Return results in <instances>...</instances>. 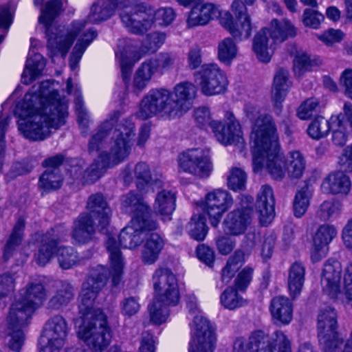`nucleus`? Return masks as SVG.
Returning a JSON list of instances; mask_svg holds the SVG:
<instances>
[{
	"instance_id": "obj_39",
	"label": "nucleus",
	"mask_w": 352,
	"mask_h": 352,
	"mask_svg": "<svg viewBox=\"0 0 352 352\" xmlns=\"http://www.w3.org/2000/svg\"><path fill=\"white\" fill-rule=\"evenodd\" d=\"M270 311L272 318L281 324H287L292 319V305L288 298L274 297L271 302Z\"/></svg>"
},
{
	"instance_id": "obj_61",
	"label": "nucleus",
	"mask_w": 352,
	"mask_h": 352,
	"mask_svg": "<svg viewBox=\"0 0 352 352\" xmlns=\"http://www.w3.org/2000/svg\"><path fill=\"white\" fill-rule=\"evenodd\" d=\"M318 101L316 98H311L305 101L299 107L298 116L301 120H307L310 118L318 107Z\"/></svg>"
},
{
	"instance_id": "obj_16",
	"label": "nucleus",
	"mask_w": 352,
	"mask_h": 352,
	"mask_svg": "<svg viewBox=\"0 0 352 352\" xmlns=\"http://www.w3.org/2000/svg\"><path fill=\"white\" fill-rule=\"evenodd\" d=\"M195 80L201 93L208 96L223 93L228 85L226 74L214 63L202 65L195 74Z\"/></svg>"
},
{
	"instance_id": "obj_3",
	"label": "nucleus",
	"mask_w": 352,
	"mask_h": 352,
	"mask_svg": "<svg viewBox=\"0 0 352 352\" xmlns=\"http://www.w3.org/2000/svg\"><path fill=\"white\" fill-rule=\"evenodd\" d=\"M63 10V3L60 0H51L46 3L45 8L42 9L38 19L40 23L45 25L47 36L48 54L52 58L58 55L65 58L75 38L80 35L69 58V67L74 71L78 67L87 47L96 38L97 33L92 28L83 31L87 23V20L85 19L73 21L67 30L56 28L53 32L51 25Z\"/></svg>"
},
{
	"instance_id": "obj_42",
	"label": "nucleus",
	"mask_w": 352,
	"mask_h": 352,
	"mask_svg": "<svg viewBox=\"0 0 352 352\" xmlns=\"http://www.w3.org/2000/svg\"><path fill=\"white\" fill-rule=\"evenodd\" d=\"M175 193L169 190H162L157 193L154 209L156 213L164 218L170 219V216L175 209Z\"/></svg>"
},
{
	"instance_id": "obj_63",
	"label": "nucleus",
	"mask_w": 352,
	"mask_h": 352,
	"mask_svg": "<svg viewBox=\"0 0 352 352\" xmlns=\"http://www.w3.org/2000/svg\"><path fill=\"white\" fill-rule=\"evenodd\" d=\"M254 270L250 267H245L238 274L235 279V287L238 290L244 291L250 283Z\"/></svg>"
},
{
	"instance_id": "obj_23",
	"label": "nucleus",
	"mask_w": 352,
	"mask_h": 352,
	"mask_svg": "<svg viewBox=\"0 0 352 352\" xmlns=\"http://www.w3.org/2000/svg\"><path fill=\"white\" fill-rule=\"evenodd\" d=\"M147 193L130 191L122 196L121 199V208L124 212L132 214L133 218H138L140 220L154 221L151 217V209L148 204L144 200V195Z\"/></svg>"
},
{
	"instance_id": "obj_1",
	"label": "nucleus",
	"mask_w": 352,
	"mask_h": 352,
	"mask_svg": "<svg viewBox=\"0 0 352 352\" xmlns=\"http://www.w3.org/2000/svg\"><path fill=\"white\" fill-rule=\"evenodd\" d=\"M111 264L110 271L102 265L93 268L79 296V311L82 317L76 323L78 338L82 340L91 352H103L111 341V329L107 317L100 309L94 307V301L100 291L106 285L109 275L112 276L114 286L121 280L124 259L113 236H108L106 242Z\"/></svg>"
},
{
	"instance_id": "obj_8",
	"label": "nucleus",
	"mask_w": 352,
	"mask_h": 352,
	"mask_svg": "<svg viewBox=\"0 0 352 352\" xmlns=\"http://www.w3.org/2000/svg\"><path fill=\"white\" fill-rule=\"evenodd\" d=\"M67 230L63 226H56L48 230L41 239V245L34 258L39 265L49 263L55 253L59 266L63 270H69L81 262L77 252L70 246H60L58 244L64 240Z\"/></svg>"
},
{
	"instance_id": "obj_12",
	"label": "nucleus",
	"mask_w": 352,
	"mask_h": 352,
	"mask_svg": "<svg viewBox=\"0 0 352 352\" xmlns=\"http://www.w3.org/2000/svg\"><path fill=\"white\" fill-rule=\"evenodd\" d=\"M186 307L190 314L195 315L190 324L189 352H213L216 336L210 322L198 309L195 296L188 297Z\"/></svg>"
},
{
	"instance_id": "obj_5",
	"label": "nucleus",
	"mask_w": 352,
	"mask_h": 352,
	"mask_svg": "<svg viewBox=\"0 0 352 352\" xmlns=\"http://www.w3.org/2000/svg\"><path fill=\"white\" fill-rule=\"evenodd\" d=\"M120 116L119 111H114L89 141V154L98 153V160L105 169L124 160L133 146L134 124L129 118L118 122Z\"/></svg>"
},
{
	"instance_id": "obj_28",
	"label": "nucleus",
	"mask_w": 352,
	"mask_h": 352,
	"mask_svg": "<svg viewBox=\"0 0 352 352\" xmlns=\"http://www.w3.org/2000/svg\"><path fill=\"white\" fill-rule=\"evenodd\" d=\"M87 208L91 216L98 220V228L105 232L110 223L112 211L108 203L101 193L90 195L87 202Z\"/></svg>"
},
{
	"instance_id": "obj_36",
	"label": "nucleus",
	"mask_w": 352,
	"mask_h": 352,
	"mask_svg": "<svg viewBox=\"0 0 352 352\" xmlns=\"http://www.w3.org/2000/svg\"><path fill=\"white\" fill-rule=\"evenodd\" d=\"M53 287L54 294L47 303L49 309L58 310L67 306L74 299L75 291L70 283L58 280L54 283Z\"/></svg>"
},
{
	"instance_id": "obj_26",
	"label": "nucleus",
	"mask_w": 352,
	"mask_h": 352,
	"mask_svg": "<svg viewBox=\"0 0 352 352\" xmlns=\"http://www.w3.org/2000/svg\"><path fill=\"white\" fill-rule=\"evenodd\" d=\"M171 91L176 117L179 118L191 108L197 88L192 82L184 81L177 84Z\"/></svg>"
},
{
	"instance_id": "obj_13",
	"label": "nucleus",
	"mask_w": 352,
	"mask_h": 352,
	"mask_svg": "<svg viewBox=\"0 0 352 352\" xmlns=\"http://www.w3.org/2000/svg\"><path fill=\"white\" fill-rule=\"evenodd\" d=\"M160 115L169 119L176 118L170 89L154 88L142 98L137 116L146 120Z\"/></svg>"
},
{
	"instance_id": "obj_19",
	"label": "nucleus",
	"mask_w": 352,
	"mask_h": 352,
	"mask_svg": "<svg viewBox=\"0 0 352 352\" xmlns=\"http://www.w3.org/2000/svg\"><path fill=\"white\" fill-rule=\"evenodd\" d=\"M156 221H142L138 218H132L130 224L124 227L119 234V242L124 248L134 249L143 242L144 232L157 230Z\"/></svg>"
},
{
	"instance_id": "obj_9",
	"label": "nucleus",
	"mask_w": 352,
	"mask_h": 352,
	"mask_svg": "<svg viewBox=\"0 0 352 352\" xmlns=\"http://www.w3.org/2000/svg\"><path fill=\"white\" fill-rule=\"evenodd\" d=\"M194 118L199 127L210 126L217 140L222 144L228 145L243 142V132L239 122L234 113L226 111L223 124L220 121L212 120L209 109L200 107L194 111Z\"/></svg>"
},
{
	"instance_id": "obj_58",
	"label": "nucleus",
	"mask_w": 352,
	"mask_h": 352,
	"mask_svg": "<svg viewBox=\"0 0 352 352\" xmlns=\"http://www.w3.org/2000/svg\"><path fill=\"white\" fill-rule=\"evenodd\" d=\"M12 14L7 6L0 7V43L7 34L12 23Z\"/></svg>"
},
{
	"instance_id": "obj_29",
	"label": "nucleus",
	"mask_w": 352,
	"mask_h": 352,
	"mask_svg": "<svg viewBox=\"0 0 352 352\" xmlns=\"http://www.w3.org/2000/svg\"><path fill=\"white\" fill-rule=\"evenodd\" d=\"M336 234L337 230L333 226L324 224L318 228L313 238L314 244L311 252L313 262H318L326 256L329 244Z\"/></svg>"
},
{
	"instance_id": "obj_20",
	"label": "nucleus",
	"mask_w": 352,
	"mask_h": 352,
	"mask_svg": "<svg viewBox=\"0 0 352 352\" xmlns=\"http://www.w3.org/2000/svg\"><path fill=\"white\" fill-rule=\"evenodd\" d=\"M69 166L67 168V173L78 186L96 182L105 170L104 167H102L98 157L86 170H84L85 162L81 159L71 160Z\"/></svg>"
},
{
	"instance_id": "obj_25",
	"label": "nucleus",
	"mask_w": 352,
	"mask_h": 352,
	"mask_svg": "<svg viewBox=\"0 0 352 352\" xmlns=\"http://www.w3.org/2000/svg\"><path fill=\"white\" fill-rule=\"evenodd\" d=\"M342 265L336 260H328L324 265L321 276L323 292L330 298H336L340 293Z\"/></svg>"
},
{
	"instance_id": "obj_51",
	"label": "nucleus",
	"mask_w": 352,
	"mask_h": 352,
	"mask_svg": "<svg viewBox=\"0 0 352 352\" xmlns=\"http://www.w3.org/2000/svg\"><path fill=\"white\" fill-rule=\"evenodd\" d=\"M4 342L12 351L20 352L25 342L24 329L6 326Z\"/></svg>"
},
{
	"instance_id": "obj_64",
	"label": "nucleus",
	"mask_w": 352,
	"mask_h": 352,
	"mask_svg": "<svg viewBox=\"0 0 352 352\" xmlns=\"http://www.w3.org/2000/svg\"><path fill=\"white\" fill-rule=\"evenodd\" d=\"M344 285L347 303L352 308V262H350L345 268Z\"/></svg>"
},
{
	"instance_id": "obj_30",
	"label": "nucleus",
	"mask_w": 352,
	"mask_h": 352,
	"mask_svg": "<svg viewBox=\"0 0 352 352\" xmlns=\"http://www.w3.org/2000/svg\"><path fill=\"white\" fill-rule=\"evenodd\" d=\"M143 239L144 241L141 250L142 261L146 265L154 264L164 248V239L157 232H144Z\"/></svg>"
},
{
	"instance_id": "obj_35",
	"label": "nucleus",
	"mask_w": 352,
	"mask_h": 352,
	"mask_svg": "<svg viewBox=\"0 0 352 352\" xmlns=\"http://www.w3.org/2000/svg\"><path fill=\"white\" fill-rule=\"evenodd\" d=\"M47 298V291L41 280L30 281L20 291L19 299L34 311L39 308Z\"/></svg>"
},
{
	"instance_id": "obj_24",
	"label": "nucleus",
	"mask_w": 352,
	"mask_h": 352,
	"mask_svg": "<svg viewBox=\"0 0 352 352\" xmlns=\"http://www.w3.org/2000/svg\"><path fill=\"white\" fill-rule=\"evenodd\" d=\"M221 15L219 7L212 3L194 6L186 14V24L188 29L205 26Z\"/></svg>"
},
{
	"instance_id": "obj_48",
	"label": "nucleus",
	"mask_w": 352,
	"mask_h": 352,
	"mask_svg": "<svg viewBox=\"0 0 352 352\" xmlns=\"http://www.w3.org/2000/svg\"><path fill=\"white\" fill-rule=\"evenodd\" d=\"M312 193L307 186H305L298 190L293 202L294 214L296 217H302L307 212Z\"/></svg>"
},
{
	"instance_id": "obj_7",
	"label": "nucleus",
	"mask_w": 352,
	"mask_h": 352,
	"mask_svg": "<svg viewBox=\"0 0 352 352\" xmlns=\"http://www.w3.org/2000/svg\"><path fill=\"white\" fill-rule=\"evenodd\" d=\"M153 285L155 293V300L148 306L151 320L160 324L168 316V306H175L180 295L177 279L168 268H157L153 275Z\"/></svg>"
},
{
	"instance_id": "obj_40",
	"label": "nucleus",
	"mask_w": 352,
	"mask_h": 352,
	"mask_svg": "<svg viewBox=\"0 0 352 352\" xmlns=\"http://www.w3.org/2000/svg\"><path fill=\"white\" fill-rule=\"evenodd\" d=\"M305 267L302 263L296 261L288 270L287 285L290 295L293 298L298 296L302 289L305 280Z\"/></svg>"
},
{
	"instance_id": "obj_45",
	"label": "nucleus",
	"mask_w": 352,
	"mask_h": 352,
	"mask_svg": "<svg viewBox=\"0 0 352 352\" xmlns=\"http://www.w3.org/2000/svg\"><path fill=\"white\" fill-rule=\"evenodd\" d=\"M133 172L138 180V190L144 193L153 192L154 188L153 184L151 182V174L148 165L144 162H139L135 166Z\"/></svg>"
},
{
	"instance_id": "obj_27",
	"label": "nucleus",
	"mask_w": 352,
	"mask_h": 352,
	"mask_svg": "<svg viewBox=\"0 0 352 352\" xmlns=\"http://www.w3.org/2000/svg\"><path fill=\"white\" fill-rule=\"evenodd\" d=\"M95 233V224L91 214L82 212L74 220L70 235L74 245H85L94 239Z\"/></svg>"
},
{
	"instance_id": "obj_59",
	"label": "nucleus",
	"mask_w": 352,
	"mask_h": 352,
	"mask_svg": "<svg viewBox=\"0 0 352 352\" xmlns=\"http://www.w3.org/2000/svg\"><path fill=\"white\" fill-rule=\"evenodd\" d=\"M120 307L122 314L131 317L139 311L140 305L137 298L129 296L120 301Z\"/></svg>"
},
{
	"instance_id": "obj_2",
	"label": "nucleus",
	"mask_w": 352,
	"mask_h": 352,
	"mask_svg": "<svg viewBox=\"0 0 352 352\" xmlns=\"http://www.w3.org/2000/svg\"><path fill=\"white\" fill-rule=\"evenodd\" d=\"M53 82L46 80L27 93L16 107V113L21 118L19 129L31 140H43L65 124L67 117V104L60 99L58 92L52 89Z\"/></svg>"
},
{
	"instance_id": "obj_17",
	"label": "nucleus",
	"mask_w": 352,
	"mask_h": 352,
	"mask_svg": "<svg viewBox=\"0 0 352 352\" xmlns=\"http://www.w3.org/2000/svg\"><path fill=\"white\" fill-rule=\"evenodd\" d=\"M179 166L183 171L207 178L212 171V164L208 151L201 148L188 149L180 154Z\"/></svg>"
},
{
	"instance_id": "obj_22",
	"label": "nucleus",
	"mask_w": 352,
	"mask_h": 352,
	"mask_svg": "<svg viewBox=\"0 0 352 352\" xmlns=\"http://www.w3.org/2000/svg\"><path fill=\"white\" fill-rule=\"evenodd\" d=\"M258 238L259 236L256 235L254 233H248L245 236L241 244V248L243 250H236L234 254L229 258L226 266L222 270L221 280L225 284H228L230 282L235 273L245 263L246 254H249L250 251L255 245L256 240Z\"/></svg>"
},
{
	"instance_id": "obj_43",
	"label": "nucleus",
	"mask_w": 352,
	"mask_h": 352,
	"mask_svg": "<svg viewBox=\"0 0 352 352\" xmlns=\"http://www.w3.org/2000/svg\"><path fill=\"white\" fill-rule=\"evenodd\" d=\"M45 66V61L41 54H35L32 57H28L21 76V82L25 85L32 83L39 77Z\"/></svg>"
},
{
	"instance_id": "obj_31",
	"label": "nucleus",
	"mask_w": 352,
	"mask_h": 352,
	"mask_svg": "<svg viewBox=\"0 0 352 352\" xmlns=\"http://www.w3.org/2000/svg\"><path fill=\"white\" fill-rule=\"evenodd\" d=\"M274 205L272 188L267 185L262 186L258 194L256 207L263 226H267L273 220L275 216Z\"/></svg>"
},
{
	"instance_id": "obj_21",
	"label": "nucleus",
	"mask_w": 352,
	"mask_h": 352,
	"mask_svg": "<svg viewBox=\"0 0 352 352\" xmlns=\"http://www.w3.org/2000/svg\"><path fill=\"white\" fill-rule=\"evenodd\" d=\"M233 204L230 194L221 189L208 192L205 197V210L212 226L217 227L225 213Z\"/></svg>"
},
{
	"instance_id": "obj_62",
	"label": "nucleus",
	"mask_w": 352,
	"mask_h": 352,
	"mask_svg": "<svg viewBox=\"0 0 352 352\" xmlns=\"http://www.w3.org/2000/svg\"><path fill=\"white\" fill-rule=\"evenodd\" d=\"M324 16L319 12L311 9H306L303 14V23L306 26L316 29L324 20Z\"/></svg>"
},
{
	"instance_id": "obj_56",
	"label": "nucleus",
	"mask_w": 352,
	"mask_h": 352,
	"mask_svg": "<svg viewBox=\"0 0 352 352\" xmlns=\"http://www.w3.org/2000/svg\"><path fill=\"white\" fill-rule=\"evenodd\" d=\"M246 179V174L241 168H233L228 177V187L234 191L243 190L245 186Z\"/></svg>"
},
{
	"instance_id": "obj_57",
	"label": "nucleus",
	"mask_w": 352,
	"mask_h": 352,
	"mask_svg": "<svg viewBox=\"0 0 352 352\" xmlns=\"http://www.w3.org/2000/svg\"><path fill=\"white\" fill-rule=\"evenodd\" d=\"M312 66L313 61L307 54L300 52L295 56L293 69L298 77L302 76L305 72L309 71Z\"/></svg>"
},
{
	"instance_id": "obj_44",
	"label": "nucleus",
	"mask_w": 352,
	"mask_h": 352,
	"mask_svg": "<svg viewBox=\"0 0 352 352\" xmlns=\"http://www.w3.org/2000/svg\"><path fill=\"white\" fill-rule=\"evenodd\" d=\"M63 177L57 169H47L40 177L38 187L42 195L60 188Z\"/></svg>"
},
{
	"instance_id": "obj_6",
	"label": "nucleus",
	"mask_w": 352,
	"mask_h": 352,
	"mask_svg": "<svg viewBox=\"0 0 352 352\" xmlns=\"http://www.w3.org/2000/svg\"><path fill=\"white\" fill-rule=\"evenodd\" d=\"M254 142L253 168L265 167L275 179H282L286 173V160L280 151L276 127L272 116L258 118L250 136Z\"/></svg>"
},
{
	"instance_id": "obj_14",
	"label": "nucleus",
	"mask_w": 352,
	"mask_h": 352,
	"mask_svg": "<svg viewBox=\"0 0 352 352\" xmlns=\"http://www.w3.org/2000/svg\"><path fill=\"white\" fill-rule=\"evenodd\" d=\"M166 34L164 33L152 32L146 36L140 50L138 52H133L131 54L129 50L122 47L124 44H127L129 41L128 39L119 41L118 47L120 53V66L125 83L133 65L146 54L155 52L164 44Z\"/></svg>"
},
{
	"instance_id": "obj_53",
	"label": "nucleus",
	"mask_w": 352,
	"mask_h": 352,
	"mask_svg": "<svg viewBox=\"0 0 352 352\" xmlns=\"http://www.w3.org/2000/svg\"><path fill=\"white\" fill-rule=\"evenodd\" d=\"M237 47L231 38H225L218 44V58L225 64L229 65L236 58Z\"/></svg>"
},
{
	"instance_id": "obj_37",
	"label": "nucleus",
	"mask_w": 352,
	"mask_h": 352,
	"mask_svg": "<svg viewBox=\"0 0 352 352\" xmlns=\"http://www.w3.org/2000/svg\"><path fill=\"white\" fill-rule=\"evenodd\" d=\"M322 190L327 193L347 195L351 188V181L342 171L329 174L322 182Z\"/></svg>"
},
{
	"instance_id": "obj_33",
	"label": "nucleus",
	"mask_w": 352,
	"mask_h": 352,
	"mask_svg": "<svg viewBox=\"0 0 352 352\" xmlns=\"http://www.w3.org/2000/svg\"><path fill=\"white\" fill-rule=\"evenodd\" d=\"M34 311L32 308L18 298L10 306L6 319V326L24 329L30 323Z\"/></svg>"
},
{
	"instance_id": "obj_15",
	"label": "nucleus",
	"mask_w": 352,
	"mask_h": 352,
	"mask_svg": "<svg viewBox=\"0 0 352 352\" xmlns=\"http://www.w3.org/2000/svg\"><path fill=\"white\" fill-rule=\"evenodd\" d=\"M337 326L336 310L331 307L322 308L318 316V331L323 352H333L342 344L343 338L338 335Z\"/></svg>"
},
{
	"instance_id": "obj_34",
	"label": "nucleus",
	"mask_w": 352,
	"mask_h": 352,
	"mask_svg": "<svg viewBox=\"0 0 352 352\" xmlns=\"http://www.w3.org/2000/svg\"><path fill=\"white\" fill-rule=\"evenodd\" d=\"M251 212L250 209L241 211L239 208L228 214L223 221V230L226 234L240 235L245 232L250 223Z\"/></svg>"
},
{
	"instance_id": "obj_46",
	"label": "nucleus",
	"mask_w": 352,
	"mask_h": 352,
	"mask_svg": "<svg viewBox=\"0 0 352 352\" xmlns=\"http://www.w3.org/2000/svg\"><path fill=\"white\" fill-rule=\"evenodd\" d=\"M186 229L191 238L197 241H203L208 233L206 219L203 214H194L186 226Z\"/></svg>"
},
{
	"instance_id": "obj_55",
	"label": "nucleus",
	"mask_w": 352,
	"mask_h": 352,
	"mask_svg": "<svg viewBox=\"0 0 352 352\" xmlns=\"http://www.w3.org/2000/svg\"><path fill=\"white\" fill-rule=\"evenodd\" d=\"M14 278L10 274L0 275V309L7 303V297L14 290Z\"/></svg>"
},
{
	"instance_id": "obj_11",
	"label": "nucleus",
	"mask_w": 352,
	"mask_h": 352,
	"mask_svg": "<svg viewBox=\"0 0 352 352\" xmlns=\"http://www.w3.org/2000/svg\"><path fill=\"white\" fill-rule=\"evenodd\" d=\"M233 352H292V342L282 331L269 336L263 331H253L248 340L238 338L233 344Z\"/></svg>"
},
{
	"instance_id": "obj_49",
	"label": "nucleus",
	"mask_w": 352,
	"mask_h": 352,
	"mask_svg": "<svg viewBox=\"0 0 352 352\" xmlns=\"http://www.w3.org/2000/svg\"><path fill=\"white\" fill-rule=\"evenodd\" d=\"M24 228L25 221L23 219L19 218L16 222L10 239L4 248L3 257L6 260L10 258L15 248L21 243Z\"/></svg>"
},
{
	"instance_id": "obj_4",
	"label": "nucleus",
	"mask_w": 352,
	"mask_h": 352,
	"mask_svg": "<svg viewBox=\"0 0 352 352\" xmlns=\"http://www.w3.org/2000/svg\"><path fill=\"white\" fill-rule=\"evenodd\" d=\"M116 10L127 30L135 34H143L156 22L167 26L173 23L176 13L172 8H162L153 12L144 4H129L127 0H98L94 3L87 16L90 23H98L109 19Z\"/></svg>"
},
{
	"instance_id": "obj_18",
	"label": "nucleus",
	"mask_w": 352,
	"mask_h": 352,
	"mask_svg": "<svg viewBox=\"0 0 352 352\" xmlns=\"http://www.w3.org/2000/svg\"><path fill=\"white\" fill-rule=\"evenodd\" d=\"M231 10L239 23L234 22L231 14L227 12L221 19V25L236 40L248 38L251 34L252 26L245 5L240 0H234L232 3Z\"/></svg>"
},
{
	"instance_id": "obj_41",
	"label": "nucleus",
	"mask_w": 352,
	"mask_h": 352,
	"mask_svg": "<svg viewBox=\"0 0 352 352\" xmlns=\"http://www.w3.org/2000/svg\"><path fill=\"white\" fill-rule=\"evenodd\" d=\"M155 65L151 59L145 60L136 70L133 80V87L136 92H140L146 88L153 76L158 74Z\"/></svg>"
},
{
	"instance_id": "obj_50",
	"label": "nucleus",
	"mask_w": 352,
	"mask_h": 352,
	"mask_svg": "<svg viewBox=\"0 0 352 352\" xmlns=\"http://www.w3.org/2000/svg\"><path fill=\"white\" fill-rule=\"evenodd\" d=\"M342 205L335 199L324 201L319 206L316 215L321 221H328L336 219L340 214Z\"/></svg>"
},
{
	"instance_id": "obj_60",
	"label": "nucleus",
	"mask_w": 352,
	"mask_h": 352,
	"mask_svg": "<svg viewBox=\"0 0 352 352\" xmlns=\"http://www.w3.org/2000/svg\"><path fill=\"white\" fill-rule=\"evenodd\" d=\"M153 65L159 74L162 75L164 71L168 69L173 64L174 58L168 53H160L156 58H151Z\"/></svg>"
},
{
	"instance_id": "obj_52",
	"label": "nucleus",
	"mask_w": 352,
	"mask_h": 352,
	"mask_svg": "<svg viewBox=\"0 0 352 352\" xmlns=\"http://www.w3.org/2000/svg\"><path fill=\"white\" fill-rule=\"evenodd\" d=\"M333 127L331 120L329 121L322 116H318L309 125L307 133L312 139L320 140L327 136Z\"/></svg>"
},
{
	"instance_id": "obj_47",
	"label": "nucleus",
	"mask_w": 352,
	"mask_h": 352,
	"mask_svg": "<svg viewBox=\"0 0 352 352\" xmlns=\"http://www.w3.org/2000/svg\"><path fill=\"white\" fill-rule=\"evenodd\" d=\"M305 168V161L299 151L289 153L286 158V170L288 176L291 178H300L302 177Z\"/></svg>"
},
{
	"instance_id": "obj_38",
	"label": "nucleus",
	"mask_w": 352,
	"mask_h": 352,
	"mask_svg": "<svg viewBox=\"0 0 352 352\" xmlns=\"http://www.w3.org/2000/svg\"><path fill=\"white\" fill-rule=\"evenodd\" d=\"M344 114L346 117V121L344 122L340 116H332L331 118V126L333 128L332 141L334 144L340 146L344 145L346 141V125L349 124L352 130V105L346 102L344 106Z\"/></svg>"
},
{
	"instance_id": "obj_10",
	"label": "nucleus",
	"mask_w": 352,
	"mask_h": 352,
	"mask_svg": "<svg viewBox=\"0 0 352 352\" xmlns=\"http://www.w3.org/2000/svg\"><path fill=\"white\" fill-rule=\"evenodd\" d=\"M295 35L296 30L289 21L274 19L271 22L270 30L263 28L256 34L252 41V50L261 62L268 63L274 53L273 44L282 43Z\"/></svg>"
},
{
	"instance_id": "obj_54",
	"label": "nucleus",
	"mask_w": 352,
	"mask_h": 352,
	"mask_svg": "<svg viewBox=\"0 0 352 352\" xmlns=\"http://www.w3.org/2000/svg\"><path fill=\"white\" fill-rule=\"evenodd\" d=\"M222 305L228 309L233 310L246 304V300L240 296L233 287H228L221 295Z\"/></svg>"
},
{
	"instance_id": "obj_32",
	"label": "nucleus",
	"mask_w": 352,
	"mask_h": 352,
	"mask_svg": "<svg viewBox=\"0 0 352 352\" xmlns=\"http://www.w3.org/2000/svg\"><path fill=\"white\" fill-rule=\"evenodd\" d=\"M292 82L289 79V72L280 68L274 77V82L272 88V100L274 102L275 112L280 114L282 110V102L284 101Z\"/></svg>"
}]
</instances>
